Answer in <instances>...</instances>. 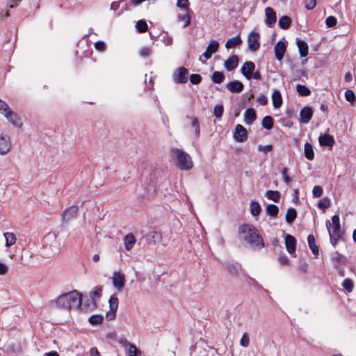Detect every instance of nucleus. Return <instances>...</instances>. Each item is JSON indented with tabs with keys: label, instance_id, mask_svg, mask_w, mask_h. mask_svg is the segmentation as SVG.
I'll return each instance as SVG.
<instances>
[{
	"label": "nucleus",
	"instance_id": "f257e3e1",
	"mask_svg": "<svg viewBox=\"0 0 356 356\" xmlns=\"http://www.w3.org/2000/svg\"><path fill=\"white\" fill-rule=\"evenodd\" d=\"M238 232L244 241L252 248L261 249L264 247L262 237L252 225L244 224L241 225L239 227Z\"/></svg>",
	"mask_w": 356,
	"mask_h": 356
},
{
	"label": "nucleus",
	"instance_id": "f03ea898",
	"mask_svg": "<svg viewBox=\"0 0 356 356\" xmlns=\"http://www.w3.org/2000/svg\"><path fill=\"white\" fill-rule=\"evenodd\" d=\"M82 296L76 290L59 296L55 300L59 308L71 310L79 309L81 305Z\"/></svg>",
	"mask_w": 356,
	"mask_h": 356
},
{
	"label": "nucleus",
	"instance_id": "7ed1b4c3",
	"mask_svg": "<svg viewBox=\"0 0 356 356\" xmlns=\"http://www.w3.org/2000/svg\"><path fill=\"white\" fill-rule=\"evenodd\" d=\"M170 156L175 166L181 170H190L193 168L191 156L182 149L172 148Z\"/></svg>",
	"mask_w": 356,
	"mask_h": 356
},
{
	"label": "nucleus",
	"instance_id": "20e7f679",
	"mask_svg": "<svg viewBox=\"0 0 356 356\" xmlns=\"http://www.w3.org/2000/svg\"><path fill=\"white\" fill-rule=\"evenodd\" d=\"M326 227L329 232L330 242L335 246L343 235L340 226L339 216L338 215L333 216L332 222L327 220L326 221Z\"/></svg>",
	"mask_w": 356,
	"mask_h": 356
},
{
	"label": "nucleus",
	"instance_id": "39448f33",
	"mask_svg": "<svg viewBox=\"0 0 356 356\" xmlns=\"http://www.w3.org/2000/svg\"><path fill=\"white\" fill-rule=\"evenodd\" d=\"M188 71L184 67L177 68L172 74V79L176 83H184L188 81Z\"/></svg>",
	"mask_w": 356,
	"mask_h": 356
},
{
	"label": "nucleus",
	"instance_id": "423d86ee",
	"mask_svg": "<svg viewBox=\"0 0 356 356\" xmlns=\"http://www.w3.org/2000/svg\"><path fill=\"white\" fill-rule=\"evenodd\" d=\"M11 141L10 136L5 133L0 134V155L7 154L11 149Z\"/></svg>",
	"mask_w": 356,
	"mask_h": 356
},
{
	"label": "nucleus",
	"instance_id": "0eeeda50",
	"mask_svg": "<svg viewBox=\"0 0 356 356\" xmlns=\"http://www.w3.org/2000/svg\"><path fill=\"white\" fill-rule=\"evenodd\" d=\"M260 35L254 31H251L248 37V49L251 51H256L260 47L259 43Z\"/></svg>",
	"mask_w": 356,
	"mask_h": 356
},
{
	"label": "nucleus",
	"instance_id": "6e6552de",
	"mask_svg": "<svg viewBox=\"0 0 356 356\" xmlns=\"http://www.w3.org/2000/svg\"><path fill=\"white\" fill-rule=\"evenodd\" d=\"M112 282L113 286L119 291H122L125 284V275L121 271H115L113 273Z\"/></svg>",
	"mask_w": 356,
	"mask_h": 356
},
{
	"label": "nucleus",
	"instance_id": "1a4fd4ad",
	"mask_svg": "<svg viewBox=\"0 0 356 356\" xmlns=\"http://www.w3.org/2000/svg\"><path fill=\"white\" fill-rule=\"evenodd\" d=\"M110 311L106 314V318L111 321L115 318L116 312L118 307V299L116 297L111 296L109 299Z\"/></svg>",
	"mask_w": 356,
	"mask_h": 356
},
{
	"label": "nucleus",
	"instance_id": "9d476101",
	"mask_svg": "<svg viewBox=\"0 0 356 356\" xmlns=\"http://www.w3.org/2000/svg\"><path fill=\"white\" fill-rule=\"evenodd\" d=\"M234 139L237 142H244L248 138L246 129L241 124H237L234 134Z\"/></svg>",
	"mask_w": 356,
	"mask_h": 356
},
{
	"label": "nucleus",
	"instance_id": "9b49d317",
	"mask_svg": "<svg viewBox=\"0 0 356 356\" xmlns=\"http://www.w3.org/2000/svg\"><path fill=\"white\" fill-rule=\"evenodd\" d=\"M145 239L147 243L156 245L162 240V235L160 232L152 231L145 235Z\"/></svg>",
	"mask_w": 356,
	"mask_h": 356
},
{
	"label": "nucleus",
	"instance_id": "f8f14e48",
	"mask_svg": "<svg viewBox=\"0 0 356 356\" xmlns=\"http://www.w3.org/2000/svg\"><path fill=\"white\" fill-rule=\"evenodd\" d=\"M255 69V65L252 61H247L245 62L242 67H241V73L248 80L252 79V76H250L251 74L254 72Z\"/></svg>",
	"mask_w": 356,
	"mask_h": 356
},
{
	"label": "nucleus",
	"instance_id": "ddd939ff",
	"mask_svg": "<svg viewBox=\"0 0 356 356\" xmlns=\"http://www.w3.org/2000/svg\"><path fill=\"white\" fill-rule=\"evenodd\" d=\"M266 19L265 23L268 26L271 27L277 20L276 14L274 10L270 7L265 9Z\"/></svg>",
	"mask_w": 356,
	"mask_h": 356
},
{
	"label": "nucleus",
	"instance_id": "4468645a",
	"mask_svg": "<svg viewBox=\"0 0 356 356\" xmlns=\"http://www.w3.org/2000/svg\"><path fill=\"white\" fill-rule=\"evenodd\" d=\"M219 47V43L216 40H211L207 47L206 51L203 54V56L206 60L209 59L213 53H216Z\"/></svg>",
	"mask_w": 356,
	"mask_h": 356
},
{
	"label": "nucleus",
	"instance_id": "2eb2a0df",
	"mask_svg": "<svg viewBox=\"0 0 356 356\" xmlns=\"http://www.w3.org/2000/svg\"><path fill=\"white\" fill-rule=\"evenodd\" d=\"M313 115L312 109L310 107H304L300 112V122L303 124H307Z\"/></svg>",
	"mask_w": 356,
	"mask_h": 356
},
{
	"label": "nucleus",
	"instance_id": "dca6fc26",
	"mask_svg": "<svg viewBox=\"0 0 356 356\" xmlns=\"http://www.w3.org/2000/svg\"><path fill=\"white\" fill-rule=\"evenodd\" d=\"M4 117L15 127H20L22 125L18 115L10 109L3 115Z\"/></svg>",
	"mask_w": 356,
	"mask_h": 356
},
{
	"label": "nucleus",
	"instance_id": "f3484780",
	"mask_svg": "<svg viewBox=\"0 0 356 356\" xmlns=\"http://www.w3.org/2000/svg\"><path fill=\"white\" fill-rule=\"evenodd\" d=\"M238 58L236 55L229 56L224 63V66L227 71H232L237 67Z\"/></svg>",
	"mask_w": 356,
	"mask_h": 356
},
{
	"label": "nucleus",
	"instance_id": "a211bd4d",
	"mask_svg": "<svg viewBox=\"0 0 356 356\" xmlns=\"http://www.w3.org/2000/svg\"><path fill=\"white\" fill-rule=\"evenodd\" d=\"M78 207L76 206L70 207L66 209L63 213V219L65 221H69L76 216Z\"/></svg>",
	"mask_w": 356,
	"mask_h": 356
},
{
	"label": "nucleus",
	"instance_id": "6ab92c4d",
	"mask_svg": "<svg viewBox=\"0 0 356 356\" xmlns=\"http://www.w3.org/2000/svg\"><path fill=\"white\" fill-rule=\"evenodd\" d=\"M285 244L286 250L289 253L293 254L296 250V238L290 235L287 234L285 237Z\"/></svg>",
	"mask_w": 356,
	"mask_h": 356
},
{
	"label": "nucleus",
	"instance_id": "aec40b11",
	"mask_svg": "<svg viewBox=\"0 0 356 356\" xmlns=\"http://www.w3.org/2000/svg\"><path fill=\"white\" fill-rule=\"evenodd\" d=\"M286 51V45L284 42L279 41L275 46V54L277 60H281L283 58Z\"/></svg>",
	"mask_w": 356,
	"mask_h": 356
},
{
	"label": "nucleus",
	"instance_id": "412c9836",
	"mask_svg": "<svg viewBox=\"0 0 356 356\" xmlns=\"http://www.w3.org/2000/svg\"><path fill=\"white\" fill-rule=\"evenodd\" d=\"M126 250L130 251L136 244V240L132 233L127 234L123 239Z\"/></svg>",
	"mask_w": 356,
	"mask_h": 356
},
{
	"label": "nucleus",
	"instance_id": "4be33fe9",
	"mask_svg": "<svg viewBox=\"0 0 356 356\" xmlns=\"http://www.w3.org/2000/svg\"><path fill=\"white\" fill-rule=\"evenodd\" d=\"M226 87L232 92H241L243 90L244 86L239 81H234L228 83Z\"/></svg>",
	"mask_w": 356,
	"mask_h": 356
},
{
	"label": "nucleus",
	"instance_id": "5701e85b",
	"mask_svg": "<svg viewBox=\"0 0 356 356\" xmlns=\"http://www.w3.org/2000/svg\"><path fill=\"white\" fill-rule=\"evenodd\" d=\"M319 143L321 146L332 147L334 144L333 136L329 134L321 135L318 138Z\"/></svg>",
	"mask_w": 356,
	"mask_h": 356
},
{
	"label": "nucleus",
	"instance_id": "b1692460",
	"mask_svg": "<svg viewBox=\"0 0 356 356\" xmlns=\"http://www.w3.org/2000/svg\"><path fill=\"white\" fill-rule=\"evenodd\" d=\"M257 115L253 108H248L244 113V120L247 124H251L255 120Z\"/></svg>",
	"mask_w": 356,
	"mask_h": 356
},
{
	"label": "nucleus",
	"instance_id": "393cba45",
	"mask_svg": "<svg viewBox=\"0 0 356 356\" xmlns=\"http://www.w3.org/2000/svg\"><path fill=\"white\" fill-rule=\"evenodd\" d=\"M297 46L298 47L299 53L301 57H305L308 54V45L307 44L303 41L297 39L296 42Z\"/></svg>",
	"mask_w": 356,
	"mask_h": 356
},
{
	"label": "nucleus",
	"instance_id": "a878e982",
	"mask_svg": "<svg viewBox=\"0 0 356 356\" xmlns=\"http://www.w3.org/2000/svg\"><path fill=\"white\" fill-rule=\"evenodd\" d=\"M225 269L233 276H238L241 266L238 264L227 263L225 264Z\"/></svg>",
	"mask_w": 356,
	"mask_h": 356
},
{
	"label": "nucleus",
	"instance_id": "bb28decb",
	"mask_svg": "<svg viewBox=\"0 0 356 356\" xmlns=\"http://www.w3.org/2000/svg\"><path fill=\"white\" fill-rule=\"evenodd\" d=\"M242 43V40L240 36H235L228 39L225 43V47L227 49L234 48L236 46L240 45Z\"/></svg>",
	"mask_w": 356,
	"mask_h": 356
},
{
	"label": "nucleus",
	"instance_id": "cd10ccee",
	"mask_svg": "<svg viewBox=\"0 0 356 356\" xmlns=\"http://www.w3.org/2000/svg\"><path fill=\"white\" fill-rule=\"evenodd\" d=\"M273 104L275 108H280L282 104L281 93L278 90H275L272 95Z\"/></svg>",
	"mask_w": 356,
	"mask_h": 356
},
{
	"label": "nucleus",
	"instance_id": "c85d7f7f",
	"mask_svg": "<svg viewBox=\"0 0 356 356\" xmlns=\"http://www.w3.org/2000/svg\"><path fill=\"white\" fill-rule=\"evenodd\" d=\"M184 12L185 13L182 15H179V19L180 20L184 22L183 27L186 28V26H188L191 24V14H190L191 10L189 9H185Z\"/></svg>",
	"mask_w": 356,
	"mask_h": 356
},
{
	"label": "nucleus",
	"instance_id": "c756f323",
	"mask_svg": "<svg viewBox=\"0 0 356 356\" xmlns=\"http://www.w3.org/2000/svg\"><path fill=\"white\" fill-rule=\"evenodd\" d=\"M296 216H297V211L295 209H293V208L288 209V210L286 211V216H285L286 222H288L289 224L292 223L296 218Z\"/></svg>",
	"mask_w": 356,
	"mask_h": 356
},
{
	"label": "nucleus",
	"instance_id": "7c9ffc66",
	"mask_svg": "<svg viewBox=\"0 0 356 356\" xmlns=\"http://www.w3.org/2000/svg\"><path fill=\"white\" fill-rule=\"evenodd\" d=\"M308 245L314 254H318V248L315 243V238L312 234H309L307 237Z\"/></svg>",
	"mask_w": 356,
	"mask_h": 356
},
{
	"label": "nucleus",
	"instance_id": "2f4dec72",
	"mask_svg": "<svg viewBox=\"0 0 356 356\" xmlns=\"http://www.w3.org/2000/svg\"><path fill=\"white\" fill-rule=\"evenodd\" d=\"M291 24V19L289 16H282L279 19V26L282 29H288Z\"/></svg>",
	"mask_w": 356,
	"mask_h": 356
},
{
	"label": "nucleus",
	"instance_id": "473e14b6",
	"mask_svg": "<svg viewBox=\"0 0 356 356\" xmlns=\"http://www.w3.org/2000/svg\"><path fill=\"white\" fill-rule=\"evenodd\" d=\"M304 152H305V157L307 159H309V160L314 159V150H313V147H312V145L310 143H307L305 145Z\"/></svg>",
	"mask_w": 356,
	"mask_h": 356
},
{
	"label": "nucleus",
	"instance_id": "72a5a7b5",
	"mask_svg": "<svg viewBox=\"0 0 356 356\" xmlns=\"http://www.w3.org/2000/svg\"><path fill=\"white\" fill-rule=\"evenodd\" d=\"M211 80L215 83H221L225 80V75L221 72L215 71L212 74Z\"/></svg>",
	"mask_w": 356,
	"mask_h": 356
},
{
	"label": "nucleus",
	"instance_id": "f704fd0d",
	"mask_svg": "<svg viewBox=\"0 0 356 356\" xmlns=\"http://www.w3.org/2000/svg\"><path fill=\"white\" fill-rule=\"evenodd\" d=\"M268 199L273 200L275 202H278L280 198V194L277 191L268 190L266 194Z\"/></svg>",
	"mask_w": 356,
	"mask_h": 356
},
{
	"label": "nucleus",
	"instance_id": "c9c22d12",
	"mask_svg": "<svg viewBox=\"0 0 356 356\" xmlns=\"http://www.w3.org/2000/svg\"><path fill=\"white\" fill-rule=\"evenodd\" d=\"M125 351L128 353L129 356L141 355V351L134 343H131L129 348L125 349Z\"/></svg>",
	"mask_w": 356,
	"mask_h": 356
},
{
	"label": "nucleus",
	"instance_id": "e433bc0d",
	"mask_svg": "<svg viewBox=\"0 0 356 356\" xmlns=\"http://www.w3.org/2000/svg\"><path fill=\"white\" fill-rule=\"evenodd\" d=\"M6 238V246L10 247L16 242V236L13 233L6 232L4 234Z\"/></svg>",
	"mask_w": 356,
	"mask_h": 356
},
{
	"label": "nucleus",
	"instance_id": "4c0bfd02",
	"mask_svg": "<svg viewBox=\"0 0 356 356\" xmlns=\"http://www.w3.org/2000/svg\"><path fill=\"white\" fill-rule=\"evenodd\" d=\"M261 208L257 202L252 201L250 203V211L252 216H257L261 212Z\"/></svg>",
	"mask_w": 356,
	"mask_h": 356
},
{
	"label": "nucleus",
	"instance_id": "58836bf2",
	"mask_svg": "<svg viewBox=\"0 0 356 356\" xmlns=\"http://www.w3.org/2000/svg\"><path fill=\"white\" fill-rule=\"evenodd\" d=\"M296 90L301 96H308L311 93L310 90L307 86L301 84L296 86Z\"/></svg>",
	"mask_w": 356,
	"mask_h": 356
},
{
	"label": "nucleus",
	"instance_id": "ea45409f",
	"mask_svg": "<svg viewBox=\"0 0 356 356\" xmlns=\"http://www.w3.org/2000/svg\"><path fill=\"white\" fill-rule=\"evenodd\" d=\"M102 291V289L100 286H95L90 293V296L92 298L93 303H95V298H99L101 297Z\"/></svg>",
	"mask_w": 356,
	"mask_h": 356
},
{
	"label": "nucleus",
	"instance_id": "a19ab883",
	"mask_svg": "<svg viewBox=\"0 0 356 356\" xmlns=\"http://www.w3.org/2000/svg\"><path fill=\"white\" fill-rule=\"evenodd\" d=\"M273 126V119L271 116H266L262 120V127L266 129H272Z\"/></svg>",
	"mask_w": 356,
	"mask_h": 356
},
{
	"label": "nucleus",
	"instance_id": "79ce46f5",
	"mask_svg": "<svg viewBox=\"0 0 356 356\" xmlns=\"http://www.w3.org/2000/svg\"><path fill=\"white\" fill-rule=\"evenodd\" d=\"M266 211L270 216L275 217L278 214L279 208L275 204H268L266 207Z\"/></svg>",
	"mask_w": 356,
	"mask_h": 356
},
{
	"label": "nucleus",
	"instance_id": "37998d69",
	"mask_svg": "<svg viewBox=\"0 0 356 356\" xmlns=\"http://www.w3.org/2000/svg\"><path fill=\"white\" fill-rule=\"evenodd\" d=\"M136 27L139 33H145L147 30V24L145 20L137 22Z\"/></svg>",
	"mask_w": 356,
	"mask_h": 356
},
{
	"label": "nucleus",
	"instance_id": "c03bdc74",
	"mask_svg": "<svg viewBox=\"0 0 356 356\" xmlns=\"http://www.w3.org/2000/svg\"><path fill=\"white\" fill-rule=\"evenodd\" d=\"M103 321V316L102 315H92L89 318V322L93 325H99Z\"/></svg>",
	"mask_w": 356,
	"mask_h": 356
},
{
	"label": "nucleus",
	"instance_id": "a18cd8bd",
	"mask_svg": "<svg viewBox=\"0 0 356 356\" xmlns=\"http://www.w3.org/2000/svg\"><path fill=\"white\" fill-rule=\"evenodd\" d=\"M330 206V200L327 197H324L319 200L318 207L321 209H325Z\"/></svg>",
	"mask_w": 356,
	"mask_h": 356
},
{
	"label": "nucleus",
	"instance_id": "49530a36",
	"mask_svg": "<svg viewBox=\"0 0 356 356\" xmlns=\"http://www.w3.org/2000/svg\"><path fill=\"white\" fill-rule=\"evenodd\" d=\"M345 98L346 101L349 102L351 104H353L355 101V95L351 90H347L345 92Z\"/></svg>",
	"mask_w": 356,
	"mask_h": 356
},
{
	"label": "nucleus",
	"instance_id": "de8ad7c7",
	"mask_svg": "<svg viewBox=\"0 0 356 356\" xmlns=\"http://www.w3.org/2000/svg\"><path fill=\"white\" fill-rule=\"evenodd\" d=\"M343 287L348 292H351L353 289V282L350 279H346L342 283Z\"/></svg>",
	"mask_w": 356,
	"mask_h": 356
},
{
	"label": "nucleus",
	"instance_id": "09e8293b",
	"mask_svg": "<svg viewBox=\"0 0 356 356\" xmlns=\"http://www.w3.org/2000/svg\"><path fill=\"white\" fill-rule=\"evenodd\" d=\"M223 111H224V109H223L222 105L218 104V105L215 106V107L213 108L214 115L217 118H220L222 115Z\"/></svg>",
	"mask_w": 356,
	"mask_h": 356
},
{
	"label": "nucleus",
	"instance_id": "8fccbe9b",
	"mask_svg": "<svg viewBox=\"0 0 356 356\" xmlns=\"http://www.w3.org/2000/svg\"><path fill=\"white\" fill-rule=\"evenodd\" d=\"M191 126L195 128V133L197 136H199L200 129L199 126V122L197 118H191Z\"/></svg>",
	"mask_w": 356,
	"mask_h": 356
},
{
	"label": "nucleus",
	"instance_id": "3c124183",
	"mask_svg": "<svg viewBox=\"0 0 356 356\" xmlns=\"http://www.w3.org/2000/svg\"><path fill=\"white\" fill-rule=\"evenodd\" d=\"M250 343L249 335L247 332H245L240 341V345L243 347H248Z\"/></svg>",
	"mask_w": 356,
	"mask_h": 356
},
{
	"label": "nucleus",
	"instance_id": "603ef678",
	"mask_svg": "<svg viewBox=\"0 0 356 356\" xmlns=\"http://www.w3.org/2000/svg\"><path fill=\"white\" fill-rule=\"evenodd\" d=\"M10 109L7 103L0 99V113L4 115L5 113H7Z\"/></svg>",
	"mask_w": 356,
	"mask_h": 356
},
{
	"label": "nucleus",
	"instance_id": "864d4df0",
	"mask_svg": "<svg viewBox=\"0 0 356 356\" xmlns=\"http://www.w3.org/2000/svg\"><path fill=\"white\" fill-rule=\"evenodd\" d=\"M190 81L193 84H199L202 81V77L200 74H193L190 76Z\"/></svg>",
	"mask_w": 356,
	"mask_h": 356
},
{
	"label": "nucleus",
	"instance_id": "5fc2aeb1",
	"mask_svg": "<svg viewBox=\"0 0 356 356\" xmlns=\"http://www.w3.org/2000/svg\"><path fill=\"white\" fill-rule=\"evenodd\" d=\"M272 149H273V146L271 145H265V146L259 145L258 146V150L259 152H262L265 154H267L268 152L272 151Z\"/></svg>",
	"mask_w": 356,
	"mask_h": 356
},
{
	"label": "nucleus",
	"instance_id": "6e6d98bb",
	"mask_svg": "<svg viewBox=\"0 0 356 356\" xmlns=\"http://www.w3.org/2000/svg\"><path fill=\"white\" fill-rule=\"evenodd\" d=\"M312 194L315 197H319L323 194V188L321 186H316L313 188Z\"/></svg>",
	"mask_w": 356,
	"mask_h": 356
},
{
	"label": "nucleus",
	"instance_id": "4d7b16f0",
	"mask_svg": "<svg viewBox=\"0 0 356 356\" xmlns=\"http://www.w3.org/2000/svg\"><path fill=\"white\" fill-rule=\"evenodd\" d=\"M304 4L307 10H312L316 4V0H304Z\"/></svg>",
	"mask_w": 356,
	"mask_h": 356
},
{
	"label": "nucleus",
	"instance_id": "13d9d810",
	"mask_svg": "<svg viewBox=\"0 0 356 356\" xmlns=\"http://www.w3.org/2000/svg\"><path fill=\"white\" fill-rule=\"evenodd\" d=\"M325 24L328 27H333L337 24V19L333 16H330L326 18Z\"/></svg>",
	"mask_w": 356,
	"mask_h": 356
},
{
	"label": "nucleus",
	"instance_id": "bf43d9fd",
	"mask_svg": "<svg viewBox=\"0 0 356 356\" xmlns=\"http://www.w3.org/2000/svg\"><path fill=\"white\" fill-rule=\"evenodd\" d=\"M282 177L284 179V181L286 184H289L291 181V179L288 175V168H284V169L282 171Z\"/></svg>",
	"mask_w": 356,
	"mask_h": 356
},
{
	"label": "nucleus",
	"instance_id": "052dcab7",
	"mask_svg": "<svg viewBox=\"0 0 356 356\" xmlns=\"http://www.w3.org/2000/svg\"><path fill=\"white\" fill-rule=\"evenodd\" d=\"M95 47L99 51H104L106 50V45L103 41H98L95 44Z\"/></svg>",
	"mask_w": 356,
	"mask_h": 356
},
{
	"label": "nucleus",
	"instance_id": "680f3d73",
	"mask_svg": "<svg viewBox=\"0 0 356 356\" xmlns=\"http://www.w3.org/2000/svg\"><path fill=\"white\" fill-rule=\"evenodd\" d=\"M151 49L149 47H144L139 51V54L141 57H147L151 54Z\"/></svg>",
	"mask_w": 356,
	"mask_h": 356
},
{
	"label": "nucleus",
	"instance_id": "e2e57ef3",
	"mask_svg": "<svg viewBox=\"0 0 356 356\" xmlns=\"http://www.w3.org/2000/svg\"><path fill=\"white\" fill-rule=\"evenodd\" d=\"M177 5L178 7L184 8V10L188 9V0H177Z\"/></svg>",
	"mask_w": 356,
	"mask_h": 356
},
{
	"label": "nucleus",
	"instance_id": "0e129e2a",
	"mask_svg": "<svg viewBox=\"0 0 356 356\" xmlns=\"http://www.w3.org/2000/svg\"><path fill=\"white\" fill-rule=\"evenodd\" d=\"M162 42L165 45H171L172 44V38L166 33L164 35H163Z\"/></svg>",
	"mask_w": 356,
	"mask_h": 356
},
{
	"label": "nucleus",
	"instance_id": "69168bd1",
	"mask_svg": "<svg viewBox=\"0 0 356 356\" xmlns=\"http://www.w3.org/2000/svg\"><path fill=\"white\" fill-rule=\"evenodd\" d=\"M118 342L124 348V349L129 348V346L131 344V343H130L124 338H120V339H118Z\"/></svg>",
	"mask_w": 356,
	"mask_h": 356
},
{
	"label": "nucleus",
	"instance_id": "338daca9",
	"mask_svg": "<svg viewBox=\"0 0 356 356\" xmlns=\"http://www.w3.org/2000/svg\"><path fill=\"white\" fill-rule=\"evenodd\" d=\"M257 102L262 106H265L268 103V98L265 95H261L257 98Z\"/></svg>",
	"mask_w": 356,
	"mask_h": 356
},
{
	"label": "nucleus",
	"instance_id": "774afa93",
	"mask_svg": "<svg viewBox=\"0 0 356 356\" xmlns=\"http://www.w3.org/2000/svg\"><path fill=\"white\" fill-rule=\"evenodd\" d=\"M8 266L3 263L0 262V275H5L8 272Z\"/></svg>",
	"mask_w": 356,
	"mask_h": 356
}]
</instances>
